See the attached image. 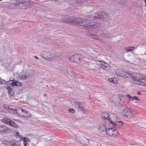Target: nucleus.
Returning a JSON list of instances; mask_svg holds the SVG:
<instances>
[{
  "label": "nucleus",
  "instance_id": "nucleus-1",
  "mask_svg": "<svg viewBox=\"0 0 146 146\" xmlns=\"http://www.w3.org/2000/svg\"><path fill=\"white\" fill-rule=\"evenodd\" d=\"M8 108L10 112L13 113L16 112L18 115L21 116H23L26 118L31 117V114L29 112L19 107L10 105L8 106Z\"/></svg>",
  "mask_w": 146,
  "mask_h": 146
},
{
  "label": "nucleus",
  "instance_id": "nucleus-2",
  "mask_svg": "<svg viewBox=\"0 0 146 146\" xmlns=\"http://www.w3.org/2000/svg\"><path fill=\"white\" fill-rule=\"evenodd\" d=\"M116 73L117 75L121 77L124 78H131L133 80L134 75H135V74L128 72H125L123 70L120 69L117 70Z\"/></svg>",
  "mask_w": 146,
  "mask_h": 146
},
{
  "label": "nucleus",
  "instance_id": "nucleus-3",
  "mask_svg": "<svg viewBox=\"0 0 146 146\" xmlns=\"http://www.w3.org/2000/svg\"><path fill=\"white\" fill-rule=\"evenodd\" d=\"M77 24L80 25L85 26L87 27H89L90 26H95L98 25L97 23L93 22L90 23L88 22V21L86 20L85 19L83 20L81 18H78L77 20Z\"/></svg>",
  "mask_w": 146,
  "mask_h": 146
},
{
  "label": "nucleus",
  "instance_id": "nucleus-4",
  "mask_svg": "<svg viewBox=\"0 0 146 146\" xmlns=\"http://www.w3.org/2000/svg\"><path fill=\"white\" fill-rule=\"evenodd\" d=\"M136 75V74L134 75L133 79V83L137 84H140L142 86H146V78H141L139 74Z\"/></svg>",
  "mask_w": 146,
  "mask_h": 146
},
{
  "label": "nucleus",
  "instance_id": "nucleus-5",
  "mask_svg": "<svg viewBox=\"0 0 146 146\" xmlns=\"http://www.w3.org/2000/svg\"><path fill=\"white\" fill-rule=\"evenodd\" d=\"M14 78H10L9 80L7 81L6 84L7 86H22V84L21 82L14 80Z\"/></svg>",
  "mask_w": 146,
  "mask_h": 146
},
{
  "label": "nucleus",
  "instance_id": "nucleus-6",
  "mask_svg": "<svg viewBox=\"0 0 146 146\" xmlns=\"http://www.w3.org/2000/svg\"><path fill=\"white\" fill-rule=\"evenodd\" d=\"M1 121L5 124L9 125L12 126L15 128H18V126L13 121L10 119L5 118L1 120Z\"/></svg>",
  "mask_w": 146,
  "mask_h": 146
},
{
  "label": "nucleus",
  "instance_id": "nucleus-7",
  "mask_svg": "<svg viewBox=\"0 0 146 146\" xmlns=\"http://www.w3.org/2000/svg\"><path fill=\"white\" fill-rule=\"evenodd\" d=\"M106 132L108 135L113 137H115L119 135L118 132L117 130L112 128L106 129Z\"/></svg>",
  "mask_w": 146,
  "mask_h": 146
},
{
  "label": "nucleus",
  "instance_id": "nucleus-8",
  "mask_svg": "<svg viewBox=\"0 0 146 146\" xmlns=\"http://www.w3.org/2000/svg\"><path fill=\"white\" fill-rule=\"evenodd\" d=\"M113 98L115 99L113 101V102L114 103L115 106H120V104L121 105H123V104L124 103L123 101H121V97L119 95H116Z\"/></svg>",
  "mask_w": 146,
  "mask_h": 146
},
{
  "label": "nucleus",
  "instance_id": "nucleus-9",
  "mask_svg": "<svg viewBox=\"0 0 146 146\" xmlns=\"http://www.w3.org/2000/svg\"><path fill=\"white\" fill-rule=\"evenodd\" d=\"M75 138L77 141L83 145H85L86 144V143L85 142H84L83 141H85L86 142L88 141V139H87L84 137L81 136L79 135H77L75 136Z\"/></svg>",
  "mask_w": 146,
  "mask_h": 146
},
{
  "label": "nucleus",
  "instance_id": "nucleus-10",
  "mask_svg": "<svg viewBox=\"0 0 146 146\" xmlns=\"http://www.w3.org/2000/svg\"><path fill=\"white\" fill-rule=\"evenodd\" d=\"M80 58L78 55L75 54L72 56L70 58L69 60L72 62H75L77 63H79L80 61Z\"/></svg>",
  "mask_w": 146,
  "mask_h": 146
},
{
  "label": "nucleus",
  "instance_id": "nucleus-11",
  "mask_svg": "<svg viewBox=\"0 0 146 146\" xmlns=\"http://www.w3.org/2000/svg\"><path fill=\"white\" fill-rule=\"evenodd\" d=\"M122 113L123 115H130L131 116L133 114L131 111L128 108L124 109L122 111Z\"/></svg>",
  "mask_w": 146,
  "mask_h": 146
},
{
  "label": "nucleus",
  "instance_id": "nucleus-12",
  "mask_svg": "<svg viewBox=\"0 0 146 146\" xmlns=\"http://www.w3.org/2000/svg\"><path fill=\"white\" fill-rule=\"evenodd\" d=\"M10 131V129H9L7 126L5 125H0V132L6 131V132L8 133Z\"/></svg>",
  "mask_w": 146,
  "mask_h": 146
},
{
  "label": "nucleus",
  "instance_id": "nucleus-13",
  "mask_svg": "<svg viewBox=\"0 0 146 146\" xmlns=\"http://www.w3.org/2000/svg\"><path fill=\"white\" fill-rule=\"evenodd\" d=\"M54 56L53 60H60V58L62 54L61 52H58L53 53Z\"/></svg>",
  "mask_w": 146,
  "mask_h": 146
},
{
  "label": "nucleus",
  "instance_id": "nucleus-14",
  "mask_svg": "<svg viewBox=\"0 0 146 146\" xmlns=\"http://www.w3.org/2000/svg\"><path fill=\"white\" fill-rule=\"evenodd\" d=\"M28 78H31L34 74V71L32 70H27L25 73Z\"/></svg>",
  "mask_w": 146,
  "mask_h": 146
},
{
  "label": "nucleus",
  "instance_id": "nucleus-15",
  "mask_svg": "<svg viewBox=\"0 0 146 146\" xmlns=\"http://www.w3.org/2000/svg\"><path fill=\"white\" fill-rule=\"evenodd\" d=\"M102 119H106V120H108L111 123V119L110 118V116L109 115L106 113H103L102 115Z\"/></svg>",
  "mask_w": 146,
  "mask_h": 146
},
{
  "label": "nucleus",
  "instance_id": "nucleus-16",
  "mask_svg": "<svg viewBox=\"0 0 146 146\" xmlns=\"http://www.w3.org/2000/svg\"><path fill=\"white\" fill-rule=\"evenodd\" d=\"M19 78L20 80H26L27 79H28V77L25 73L22 72L21 74H20L19 77Z\"/></svg>",
  "mask_w": 146,
  "mask_h": 146
},
{
  "label": "nucleus",
  "instance_id": "nucleus-17",
  "mask_svg": "<svg viewBox=\"0 0 146 146\" xmlns=\"http://www.w3.org/2000/svg\"><path fill=\"white\" fill-rule=\"evenodd\" d=\"M49 52L47 51H43L40 53V55L41 57L46 59Z\"/></svg>",
  "mask_w": 146,
  "mask_h": 146
},
{
  "label": "nucleus",
  "instance_id": "nucleus-18",
  "mask_svg": "<svg viewBox=\"0 0 146 146\" xmlns=\"http://www.w3.org/2000/svg\"><path fill=\"white\" fill-rule=\"evenodd\" d=\"M126 97L128 99H129L131 101H134L135 100H139V99L138 97L136 96H131L129 94L126 95Z\"/></svg>",
  "mask_w": 146,
  "mask_h": 146
},
{
  "label": "nucleus",
  "instance_id": "nucleus-19",
  "mask_svg": "<svg viewBox=\"0 0 146 146\" xmlns=\"http://www.w3.org/2000/svg\"><path fill=\"white\" fill-rule=\"evenodd\" d=\"M94 13H92L91 14H89L87 17L85 18L86 20L88 19L89 20H93L95 19L94 16Z\"/></svg>",
  "mask_w": 146,
  "mask_h": 146
},
{
  "label": "nucleus",
  "instance_id": "nucleus-20",
  "mask_svg": "<svg viewBox=\"0 0 146 146\" xmlns=\"http://www.w3.org/2000/svg\"><path fill=\"white\" fill-rule=\"evenodd\" d=\"M94 14L95 19L103 18V15L101 12H99L98 13H94Z\"/></svg>",
  "mask_w": 146,
  "mask_h": 146
},
{
  "label": "nucleus",
  "instance_id": "nucleus-21",
  "mask_svg": "<svg viewBox=\"0 0 146 146\" xmlns=\"http://www.w3.org/2000/svg\"><path fill=\"white\" fill-rule=\"evenodd\" d=\"M106 127H105V125L104 124H100V127H99L98 129L102 132H106Z\"/></svg>",
  "mask_w": 146,
  "mask_h": 146
},
{
  "label": "nucleus",
  "instance_id": "nucleus-22",
  "mask_svg": "<svg viewBox=\"0 0 146 146\" xmlns=\"http://www.w3.org/2000/svg\"><path fill=\"white\" fill-rule=\"evenodd\" d=\"M54 56L53 53L49 52V54L48 55L46 60H53Z\"/></svg>",
  "mask_w": 146,
  "mask_h": 146
},
{
  "label": "nucleus",
  "instance_id": "nucleus-23",
  "mask_svg": "<svg viewBox=\"0 0 146 146\" xmlns=\"http://www.w3.org/2000/svg\"><path fill=\"white\" fill-rule=\"evenodd\" d=\"M82 103L81 102H76L74 103L72 102V104L76 107H79L82 105Z\"/></svg>",
  "mask_w": 146,
  "mask_h": 146
},
{
  "label": "nucleus",
  "instance_id": "nucleus-24",
  "mask_svg": "<svg viewBox=\"0 0 146 146\" xmlns=\"http://www.w3.org/2000/svg\"><path fill=\"white\" fill-rule=\"evenodd\" d=\"M94 141H88H88L86 142V144L84 145H86L87 146H93L94 145Z\"/></svg>",
  "mask_w": 146,
  "mask_h": 146
},
{
  "label": "nucleus",
  "instance_id": "nucleus-25",
  "mask_svg": "<svg viewBox=\"0 0 146 146\" xmlns=\"http://www.w3.org/2000/svg\"><path fill=\"white\" fill-rule=\"evenodd\" d=\"M108 81L110 82L115 84L117 83V79L115 78H110L108 79Z\"/></svg>",
  "mask_w": 146,
  "mask_h": 146
},
{
  "label": "nucleus",
  "instance_id": "nucleus-26",
  "mask_svg": "<svg viewBox=\"0 0 146 146\" xmlns=\"http://www.w3.org/2000/svg\"><path fill=\"white\" fill-rule=\"evenodd\" d=\"M19 137L22 141L25 143L29 142V138L23 137L21 136H19Z\"/></svg>",
  "mask_w": 146,
  "mask_h": 146
},
{
  "label": "nucleus",
  "instance_id": "nucleus-27",
  "mask_svg": "<svg viewBox=\"0 0 146 146\" xmlns=\"http://www.w3.org/2000/svg\"><path fill=\"white\" fill-rule=\"evenodd\" d=\"M18 4L16 3H11L9 6V8L11 9H13L17 7H18Z\"/></svg>",
  "mask_w": 146,
  "mask_h": 146
},
{
  "label": "nucleus",
  "instance_id": "nucleus-28",
  "mask_svg": "<svg viewBox=\"0 0 146 146\" xmlns=\"http://www.w3.org/2000/svg\"><path fill=\"white\" fill-rule=\"evenodd\" d=\"M135 49V48L134 47L130 46L128 48H126L125 50H126L127 52H130L134 50Z\"/></svg>",
  "mask_w": 146,
  "mask_h": 146
},
{
  "label": "nucleus",
  "instance_id": "nucleus-29",
  "mask_svg": "<svg viewBox=\"0 0 146 146\" xmlns=\"http://www.w3.org/2000/svg\"><path fill=\"white\" fill-rule=\"evenodd\" d=\"M63 22H66L67 23H70L72 21V19L69 18H65L62 20Z\"/></svg>",
  "mask_w": 146,
  "mask_h": 146
},
{
  "label": "nucleus",
  "instance_id": "nucleus-30",
  "mask_svg": "<svg viewBox=\"0 0 146 146\" xmlns=\"http://www.w3.org/2000/svg\"><path fill=\"white\" fill-rule=\"evenodd\" d=\"M121 122V121H111V123L115 127L116 126L117 124Z\"/></svg>",
  "mask_w": 146,
  "mask_h": 146
},
{
  "label": "nucleus",
  "instance_id": "nucleus-31",
  "mask_svg": "<svg viewBox=\"0 0 146 146\" xmlns=\"http://www.w3.org/2000/svg\"><path fill=\"white\" fill-rule=\"evenodd\" d=\"M18 7L19 8H20L21 9H25V5H23V4H22V5L21 2H20L19 3H18Z\"/></svg>",
  "mask_w": 146,
  "mask_h": 146
},
{
  "label": "nucleus",
  "instance_id": "nucleus-32",
  "mask_svg": "<svg viewBox=\"0 0 146 146\" xmlns=\"http://www.w3.org/2000/svg\"><path fill=\"white\" fill-rule=\"evenodd\" d=\"M76 108H78V110L80 111H84L85 110V109L84 107L81 106H79V107Z\"/></svg>",
  "mask_w": 146,
  "mask_h": 146
},
{
  "label": "nucleus",
  "instance_id": "nucleus-33",
  "mask_svg": "<svg viewBox=\"0 0 146 146\" xmlns=\"http://www.w3.org/2000/svg\"><path fill=\"white\" fill-rule=\"evenodd\" d=\"M25 5V9L29 8L31 5L30 3L29 2H27V3L26 4V3Z\"/></svg>",
  "mask_w": 146,
  "mask_h": 146
},
{
  "label": "nucleus",
  "instance_id": "nucleus-34",
  "mask_svg": "<svg viewBox=\"0 0 146 146\" xmlns=\"http://www.w3.org/2000/svg\"><path fill=\"white\" fill-rule=\"evenodd\" d=\"M108 64L105 63L104 62H102V67L104 66L105 68H107L108 67Z\"/></svg>",
  "mask_w": 146,
  "mask_h": 146
},
{
  "label": "nucleus",
  "instance_id": "nucleus-35",
  "mask_svg": "<svg viewBox=\"0 0 146 146\" xmlns=\"http://www.w3.org/2000/svg\"><path fill=\"white\" fill-rule=\"evenodd\" d=\"M17 1H18V3H19L20 2H21L22 5V4H24L25 2V0H17Z\"/></svg>",
  "mask_w": 146,
  "mask_h": 146
},
{
  "label": "nucleus",
  "instance_id": "nucleus-36",
  "mask_svg": "<svg viewBox=\"0 0 146 146\" xmlns=\"http://www.w3.org/2000/svg\"><path fill=\"white\" fill-rule=\"evenodd\" d=\"M101 62V61H98L96 63L98 65L100 66L101 67H102V62Z\"/></svg>",
  "mask_w": 146,
  "mask_h": 146
},
{
  "label": "nucleus",
  "instance_id": "nucleus-37",
  "mask_svg": "<svg viewBox=\"0 0 146 146\" xmlns=\"http://www.w3.org/2000/svg\"><path fill=\"white\" fill-rule=\"evenodd\" d=\"M8 92L9 95L12 96L13 95V92L12 91V90L10 91H8Z\"/></svg>",
  "mask_w": 146,
  "mask_h": 146
},
{
  "label": "nucleus",
  "instance_id": "nucleus-38",
  "mask_svg": "<svg viewBox=\"0 0 146 146\" xmlns=\"http://www.w3.org/2000/svg\"><path fill=\"white\" fill-rule=\"evenodd\" d=\"M93 146H102L101 145L96 142H95Z\"/></svg>",
  "mask_w": 146,
  "mask_h": 146
},
{
  "label": "nucleus",
  "instance_id": "nucleus-39",
  "mask_svg": "<svg viewBox=\"0 0 146 146\" xmlns=\"http://www.w3.org/2000/svg\"><path fill=\"white\" fill-rule=\"evenodd\" d=\"M102 14L103 15V18H106L108 16V14L106 13H104Z\"/></svg>",
  "mask_w": 146,
  "mask_h": 146
},
{
  "label": "nucleus",
  "instance_id": "nucleus-40",
  "mask_svg": "<svg viewBox=\"0 0 146 146\" xmlns=\"http://www.w3.org/2000/svg\"><path fill=\"white\" fill-rule=\"evenodd\" d=\"M69 112H70L72 113H74L75 112V111L74 110L71 109L69 110Z\"/></svg>",
  "mask_w": 146,
  "mask_h": 146
},
{
  "label": "nucleus",
  "instance_id": "nucleus-41",
  "mask_svg": "<svg viewBox=\"0 0 146 146\" xmlns=\"http://www.w3.org/2000/svg\"><path fill=\"white\" fill-rule=\"evenodd\" d=\"M7 86L6 87L7 89L9 90V91L11 90H12L11 88L9 86Z\"/></svg>",
  "mask_w": 146,
  "mask_h": 146
},
{
  "label": "nucleus",
  "instance_id": "nucleus-42",
  "mask_svg": "<svg viewBox=\"0 0 146 146\" xmlns=\"http://www.w3.org/2000/svg\"><path fill=\"white\" fill-rule=\"evenodd\" d=\"M1 80H3V81L4 82H5V80H2V79H0V84H4V83H3V82L1 81Z\"/></svg>",
  "mask_w": 146,
  "mask_h": 146
},
{
  "label": "nucleus",
  "instance_id": "nucleus-43",
  "mask_svg": "<svg viewBox=\"0 0 146 146\" xmlns=\"http://www.w3.org/2000/svg\"><path fill=\"white\" fill-rule=\"evenodd\" d=\"M72 22L76 23H77V20H72L71 22Z\"/></svg>",
  "mask_w": 146,
  "mask_h": 146
},
{
  "label": "nucleus",
  "instance_id": "nucleus-44",
  "mask_svg": "<svg viewBox=\"0 0 146 146\" xmlns=\"http://www.w3.org/2000/svg\"><path fill=\"white\" fill-rule=\"evenodd\" d=\"M34 58L37 60H39V58L38 57L36 56H34Z\"/></svg>",
  "mask_w": 146,
  "mask_h": 146
},
{
  "label": "nucleus",
  "instance_id": "nucleus-45",
  "mask_svg": "<svg viewBox=\"0 0 146 146\" xmlns=\"http://www.w3.org/2000/svg\"><path fill=\"white\" fill-rule=\"evenodd\" d=\"M15 135L16 136H18L19 137V136H20V135H19V133H18V132H17L16 133V134H15Z\"/></svg>",
  "mask_w": 146,
  "mask_h": 146
},
{
  "label": "nucleus",
  "instance_id": "nucleus-46",
  "mask_svg": "<svg viewBox=\"0 0 146 146\" xmlns=\"http://www.w3.org/2000/svg\"><path fill=\"white\" fill-rule=\"evenodd\" d=\"M24 145L25 146H27L28 144L27 143H24Z\"/></svg>",
  "mask_w": 146,
  "mask_h": 146
},
{
  "label": "nucleus",
  "instance_id": "nucleus-47",
  "mask_svg": "<svg viewBox=\"0 0 146 146\" xmlns=\"http://www.w3.org/2000/svg\"><path fill=\"white\" fill-rule=\"evenodd\" d=\"M137 93L139 94V92H137Z\"/></svg>",
  "mask_w": 146,
  "mask_h": 146
},
{
  "label": "nucleus",
  "instance_id": "nucleus-48",
  "mask_svg": "<svg viewBox=\"0 0 146 146\" xmlns=\"http://www.w3.org/2000/svg\"><path fill=\"white\" fill-rule=\"evenodd\" d=\"M144 54H146V50H145V52Z\"/></svg>",
  "mask_w": 146,
  "mask_h": 146
},
{
  "label": "nucleus",
  "instance_id": "nucleus-49",
  "mask_svg": "<svg viewBox=\"0 0 146 146\" xmlns=\"http://www.w3.org/2000/svg\"><path fill=\"white\" fill-rule=\"evenodd\" d=\"M84 142H86L85 141H83Z\"/></svg>",
  "mask_w": 146,
  "mask_h": 146
},
{
  "label": "nucleus",
  "instance_id": "nucleus-50",
  "mask_svg": "<svg viewBox=\"0 0 146 146\" xmlns=\"http://www.w3.org/2000/svg\"><path fill=\"white\" fill-rule=\"evenodd\" d=\"M84 142H86L85 141H83Z\"/></svg>",
  "mask_w": 146,
  "mask_h": 146
},
{
  "label": "nucleus",
  "instance_id": "nucleus-51",
  "mask_svg": "<svg viewBox=\"0 0 146 146\" xmlns=\"http://www.w3.org/2000/svg\"><path fill=\"white\" fill-rule=\"evenodd\" d=\"M8 143H10V142H8Z\"/></svg>",
  "mask_w": 146,
  "mask_h": 146
},
{
  "label": "nucleus",
  "instance_id": "nucleus-52",
  "mask_svg": "<svg viewBox=\"0 0 146 146\" xmlns=\"http://www.w3.org/2000/svg\"><path fill=\"white\" fill-rule=\"evenodd\" d=\"M54 1H55V0H54Z\"/></svg>",
  "mask_w": 146,
  "mask_h": 146
}]
</instances>
